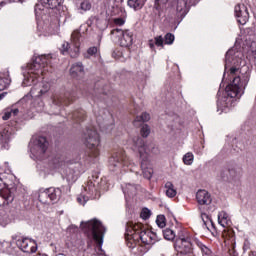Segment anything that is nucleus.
Masks as SVG:
<instances>
[{
  "label": "nucleus",
  "instance_id": "obj_1",
  "mask_svg": "<svg viewBox=\"0 0 256 256\" xmlns=\"http://www.w3.org/2000/svg\"><path fill=\"white\" fill-rule=\"evenodd\" d=\"M227 73L230 84L226 86L222 96L221 91L217 93V111H220L219 115L229 113L231 108L235 107V101H237L235 97H241V91H244L251 79V70L243 59V52L236 48H231L226 52L223 80Z\"/></svg>",
  "mask_w": 256,
  "mask_h": 256
},
{
  "label": "nucleus",
  "instance_id": "obj_2",
  "mask_svg": "<svg viewBox=\"0 0 256 256\" xmlns=\"http://www.w3.org/2000/svg\"><path fill=\"white\" fill-rule=\"evenodd\" d=\"M139 239L144 245H155L157 241H161V237H159L157 232L148 230L143 224L127 222L125 226V240L127 247H129V249L138 247L140 251H143L142 246H137Z\"/></svg>",
  "mask_w": 256,
  "mask_h": 256
},
{
  "label": "nucleus",
  "instance_id": "obj_3",
  "mask_svg": "<svg viewBox=\"0 0 256 256\" xmlns=\"http://www.w3.org/2000/svg\"><path fill=\"white\" fill-rule=\"evenodd\" d=\"M51 54L41 55L32 60V63L27 65V73H23L24 81L23 87L36 85L37 79H41L45 72L51 71Z\"/></svg>",
  "mask_w": 256,
  "mask_h": 256
},
{
  "label": "nucleus",
  "instance_id": "obj_4",
  "mask_svg": "<svg viewBox=\"0 0 256 256\" xmlns=\"http://www.w3.org/2000/svg\"><path fill=\"white\" fill-rule=\"evenodd\" d=\"M81 228L84 233L91 235L95 243L98 244L100 249L99 256H105V252L103 251V239L105 237V233H107V228L103 226V223L97 219H92L87 222H81Z\"/></svg>",
  "mask_w": 256,
  "mask_h": 256
},
{
  "label": "nucleus",
  "instance_id": "obj_5",
  "mask_svg": "<svg viewBox=\"0 0 256 256\" xmlns=\"http://www.w3.org/2000/svg\"><path fill=\"white\" fill-rule=\"evenodd\" d=\"M84 145L89 149V156L92 159H97L100 155L101 137L97 130L93 128H87L83 135Z\"/></svg>",
  "mask_w": 256,
  "mask_h": 256
},
{
  "label": "nucleus",
  "instance_id": "obj_6",
  "mask_svg": "<svg viewBox=\"0 0 256 256\" xmlns=\"http://www.w3.org/2000/svg\"><path fill=\"white\" fill-rule=\"evenodd\" d=\"M29 150L31 159H39L45 155L49 142L44 136H34L29 142Z\"/></svg>",
  "mask_w": 256,
  "mask_h": 256
},
{
  "label": "nucleus",
  "instance_id": "obj_7",
  "mask_svg": "<svg viewBox=\"0 0 256 256\" xmlns=\"http://www.w3.org/2000/svg\"><path fill=\"white\" fill-rule=\"evenodd\" d=\"M99 182L89 180L87 182L84 191L81 193L80 196L77 197V201L80 205H85L89 199H99L101 194L99 193V188H97Z\"/></svg>",
  "mask_w": 256,
  "mask_h": 256
},
{
  "label": "nucleus",
  "instance_id": "obj_8",
  "mask_svg": "<svg viewBox=\"0 0 256 256\" xmlns=\"http://www.w3.org/2000/svg\"><path fill=\"white\" fill-rule=\"evenodd\" d=\"M193 239L195 238L185 236L183 233L178 234L174 242V249L181 255H191L193 253V244H195Z\"/></svg>",
  "mask_w": 256,
  "mask_h": 256
},
{
  "label": "nucleus",
  "instance_id": "obj_9",
  "mask_svg": "<svg viewBox=\"0 0 256 256\" xmlns=\"http://www.w3.org/2000/svg\"><path fill=\"white\" fill-rule=\"evenodd\" d=\"M61 189L60 188H46V189H40L38 200L43 205H51L54 203H57L61 199Z\"/></svg>",
  "mask_w": 256,
  "mask_h": 256
},
{
  "label": "nucleus",
  "instance_id": "obj_10",
  "mask_svg": "<svg viewBox=\"0 0 256 256\" xmlns=\"http://www.w3.org/2000/svg\"><path fill=\"white\" fill-rule=\"evenodd\" d=\"M137 145H140L139 147V155L141 159L140 167L142 169V174L144 179H151L153 177V168H151V163L149 162L147 158V150L143 147V141L141 139H138Z\"/></svg>",
  "mask_w": 256,
  "mask_h": 256
},
{
  "label": "nucleus",
  "instance_id": "obj_11",
  "mask_svg": "<svg viewBox=\"0 0 256 256\" xmlns=\"http://www.w3.org/2000/svg\"><path fill=\"white\" fill-rule=\"evenodd\" d=\"M129 165L131 163L123 150L115 152L109 159L110 171H118L119 169H123V167H129Z\"/></svg>",
  "mask_w": 256,
  "mask_h": 256
},
{
  "label": "nucleus",
  "instance_id": "obj_12",
  "mask_svg": "<svg viewBox=\"0 0 256 256\" xmlns=\"http://www.w3.org/2000/svg\"><path fill=\"white\" fill-rule=\"evenodd\" d=\"M13 239L18 249L23 251V253H37V242L35 240L19 236H15Z\"/></svg>",
  "mask_w": 256,
  "mask_h": 256
},
{
  "label": "nucleus",
  "instance_id": "obj_13",
  "mask_svg": "<svg viewBox=\"0 0 256 256\" xmlns=\"http://www.w3.org/2000/svg\"><path fill=\"white\" fill-rule=\"evenodd\" d=\"M75 92H66L64 95H54L52 98L53 107H58V111H61L63 105H69L72 101H75Z\"/></svg>",
  "mask_w": 256,
  "mask_h": 256
},
{
  "label": "nucleus",
  "instance_id": "obj_14",
  "mask_svg": "<svg viewBox=\"0 0 256 256\" xmlns=\"http://www.w3.org/2000/svg\"><path fill=\"white\" fill-rule=\"evenodd\" d=\"M234 13L240 25H245V23L249 21V11H247V7H245V5H236L234 8Z\"/></svg>",
  "mask_w": 256,
  "mask_h": 256
},
{
  "label": "nucleus",
  "instance_id": "obj_15",
  "mask_svg": "<svg viewBox=\"0 0 256 256\" xmlns=\"http://www.w3.org/2000/svg\"><path fill=\"white\" fill-rule=\"evenodd\" d=\"M139 139L142 141V147L146 150L147 159H149V153H153V154L159 153V148H157L155 144L145 145V141H143L141 137L137 136V137H134L132 141L135 149H138V153H139V148L141 147V144H138Z\"/></svg>",
  "mask_w": 256,
  "mask_h": 256
},
{
  "label": "nucleus",
  "instance_id": "obj_16",
  "mask_svg": "<svg viewBox=\"0 0 256 256\" xmlns=\"http://www.w3.org/2000/svg\"><path fill=\"white\" fill-rule=\"evenodd\" d=\"M51 89V84L49 83H42L41 89H38L37 87H33L30 90L31 97H35L36 99H41L43 97H47V93H49V90Z\"/></svg>",
  "mask_w": 256,
  "mask_h": 256
},
{
  "label": "nucleus",
  "instance_id": "obj_17",
  "mask_svg": "<svg viewBox=\"0 0 256 256\" xmlns=\"http://www.w3.org/2000/svg\"><path fill=\"white\" fill-rule=\"evenodd\" d=\"M15 188H4L0 190V197L3 199L2 205H11L15 201Z\"/></svg>",
  "mask_w": 256,
  "mask_h": 256
},
{
  "label": "nucleus",
  "instance_id": "obj_18",
  "mask_svg": "<svg viewBox=\"0 0 256 256\" xmlns=\"http://www.w3.org/2000/svg\"><path fill=\"white\" fill-rule=\"evenodd\" d=\"M70 75L73 79H83L85 76V66L82 62H76L72 64L70 68Z\"/></svg>",
  "mask_w": 256,
  "mask_h": 256
},
{
  "label": "nucleus",
  "instance_id": "obj_19",
  "mask_svg": "<svg viewBox=\"0 0 256 256\" xmlns=\"http://www.w3.org/2000/svg\"><path fill=\"white\" fill-rule=\"evenodd\" d=\"M226 166L228 167L230 179H237V177H241V175H243V167L237 164V162H229Z\"/></svg>",
  "mask_w": 256,
  "mask_h": 256
},
{
  "label": "nucleus",
  "instance_id": "obj_20",
  "mask_svg": "<svg viewBox=\"0 0 256 256\" xmlns=\"http://www.w3.org/2000/svg\"><path fill=\"white\" fill-rule=\"evenodd\" d=\"M196 199L199 205H211L212 199L211 194H209L206 190H199L196 193Z\"/></svg>",
  "mask_w": 256,
  "mask_h": 256
},
{
  "label": "nucleus",
  "instance_id": "obj_21",
  "mask_svg": "<svg viewBox=\"0 0 256 256\" xmlns=\"http://www.w3.org/2000/svg\"><path fill=\"white\" fill-rule=\"evenodd\" d=\"M193 243H194V245H197L202 256H214L213 250H211V248H209V246H207L203 242H201L199 238H194Z\"/></svg>",
  "mask_w": 256,
  "mask_h": 256
},
{
  "label": "nucleus",
  "instance_id": "obj_22",
  "mask_svg": "<svg viewBox=\"0 0 256 256\" xmlns=\"http://www.w3.org/2000/svg\"><path fill=\"white\" fill-rule=\"evenodd\" d=\"M67 117L71 121H74V123H81V121H85V110H76L72 113H69Z\"/></svg>",
  "mask_w": 256,
  "mask_h": 256
},
{
  "label": "nucleus",
  "instance_id": "obj_23",
  "mask_svg": "<svg viewBox=\"0 0 256 256\" xmlns=\"http://www.w3.org/2000/svg\"><path fill=\"white\" fill-rule=\"evenodd\" d=\"M119 43L121 47H131V45H133V34H129V33L120 34Z\"/></svg>",
  "mask_w": 256,
  "mask_h": 256
},
{
  "label": "nucleus",
  "instance_id": "obj_24",
  "mask_svg": "<svg viewBox=\"0 0 256 256\" xmlns=\"http://www.w3.org/2000/svg\"><path fill=\"white\" fill-rule=\"evenodd\" d=\"M60 53L62 55H70L72 59H75V57H79V48H75L74 51L69 52V43L64 42L60 47Z\"/></svg>",
  "mask_w": 256,
  "mask_h": 256
},
{
  "label": "nucleus",
  "instance_id": "obj_25",
  "mask_svg": "<svg viewBox=\"0 0 256 256\" xmlns=\"http://www.w3.org/2000/svg\"><path fill=\"white\" fill-rule=\"evenodd\" d=\"M139 186L135 184L128 183L125 187H122V191L127 199V197H135L137 195V189Z\"/></svg>",
  "mask_w": 256,
  "mask_h": 256
},
{
  "label": "nucleus",
  "instance_id": "obj_26",
  "mask_svg": "<svg viewBox=\"0 0 256 256\" xmlns=\"http://www.w3.org/2000/svg\"><path fill=\"white\" fill-rule=\"evenodd\" d=\"M147 3V0H128L127 5L130 7V9H133V11H141L143 7H145V4Z\"/></svg>",
  "mask_w": 256,
  "mask_h": 256
},
{
  "label": "nucleus",
  "instance_id": "obj_27",
  "mask_svg": "<svg viewBox=\"0 0 256 256\" xmlns=\"http://www.w3.org/2000/svg\"><path fill=\"white\" fill-rule=\"evenodd\" d=\"M40 2L46 9H57L63 4V0H40Z\"/></svg>",
  "mask_w": 256,
  "mask_h": 256
},
{
  "label": "nucleus",
  "instance_id": "obj_28",
  "mask_svg": "<svg viewBox=\"0 0 256 256\" xmlns=\"http://www.w3.org/2000/svg\"><path fill=\"white\" fill-rule=\"evenodd\" d=\"M11 85L9 72L0 75V91H5Z\"/></svg>",
  "mask_w": 256,
  "mask_h": 256
},
{
  "label": "nucleus",
  "instance_id": "obj_29",
  "mask_svg": "<svg viewBox=\"0 0 256 256\" xmlns=\"http://www.w3.org/2000/svg\"><path fill=\"white\" fill-rule=\"evenodd\" d=\"M11 131L4 129L0 133V143H2L3 147H9V141H11Z\"/></svg>",
  "mask_w": 256,
  "mask_h": 256
},
{
  "label": "nucleus",
  "instance_id": "obj_30",
  "mask_svg": "<svg viewBox=\"0 0 256 256\" xmlns=\"http://www.w3.org/2000/svg\"><path fill=\"white\" fill-rule=\"evenodd\" d=\"M218 223L219 225H221V227H227V225H229V215L227 214V212H219Z\"/></svg>",
  "mask_w": 256,
  "mask_h": 256
},
{
  "label": "nucleus",
  "instance_id": "obj_31",
  "mask_svg": "<svg viewBox=\"0 0 256 256\" xmlns=\"http://www.w3.org/2000/svg\"><path fill=\"white\" fill-rule=\"evenodd\" d=\"M165 189L166 195L167 197H170V199H173V197L177 195V190L175 189V186L171 182H166Z\"/></svg>",
  "mask_w": 256,
  "mask_h": 256
},
{
  "label": "nucleus",
  "instance_id": "obj_32",
  "mask_svg": "<svg viewBox=\"0 0 256 256\" xmlns=\"http://www.w3.org/2000/svg\"><path fill=\"white\" fill-rule=\"evenodd\" d=\"M148 45L152 51H155V45L156 47H163V36L155 37L154 41L149 40Z\"/></svg>",
  "mask_w": 256,
  "mask_h": 256
},
{
  "label": "nucleus",
  "instance_id": "obj_33",
  "mask_svg": "<svg viewBox=\"0 0 256 256\" xmlns=\"http://www.w3.org/2000/svg\"><path fill=\"white\" fill-rule=\"evenodd\" d=\"M151 119V115L147 112H143L140 116H137L134 120V125L137 126V123H147Z\"/></svg>",
  "mask_w": 256,
  "mask_h": 256
},
{
  "label": "nucleus",
  "instance_id": "obj_34",
  "mask_svg": "<svg viewBox=\"0 0 256 256\" xmlns=\"http://www.w3.org/2000/svg\"><path fill=\"white\" fill-rule=\"evenodd\" d=\"M218 179H220V181H229V179H231V176L229 175V168L227 166L221 168Z\"/></svg>",
  "mask_w": 256,
  "mask_h": 256
},
{
  "label": "nucleus",
  "instance_id": "obj_35",
  "mask_svg": "<svg viewBox=\"0 0 256 256\" xmlns=\"http://www.w3.org/2000/svg\"><path fill=\"white\" fill-rule=\"evenodd\" d=\"M176 9L179 13L186 14L187 11H189L187 8V0H179Z\"/></svg>",
  "mask_w": 256,
  "mask_h": 256
},
{
  "label": "nucleus",
  "instance_id": "obj_36",
  "mask_svg": "<svg viewBox=\"0 0 256 256\" xmlns=\"http://www.w3.org/2000/svg\"><path fill=\"white\" fill-rule=\"evenodd\" d=\"M164 239L166 241H173L175 239V232L169 228H166L165 230L162 231Z\"/></svg>",
  "mask_w": 256,
  "mask_h": 256
},
{
  "label": "nucleus",
  "instance_id": "obj_37",
  "mask_svg": "<svg viewBox=\"0 0 256 256\" xmlns=\"http://www.w3.org/2000/svg\"><path fill=\"white\" fill-rule=\"evenodd\" d=\"M9 223V215L5 212V210H0V225L5 227Z\"/></svg>",
  "mask_w": 256,
  "mask_h": 256
},
{
  "label": "nucleus",
  "instance_id": "obj_38",
  "mask_svg": "<svg viewBox=\"0 0 256 256\" xmlns=\"http://www.w3.org/2000/svg\"><path fill=\"white\" fill-rule=\"evenodd\" d=\"M195 159V156L193 153L188 152L183 156V163L184 165H193V160Z\"/></svg>",
  "mask_w": 256,
  "mask_h": 256
},
{
  "label": "nucleus",
  "instance_id": "obj_39",
  "mask_svg": "<svg viewBox=\"0 0 256 256\" xmlns=\"http://www.w3.org/2000/svg\"><path fill=\"white\" fill-rule=\"evenodd\" d=\"M175 41V35L173 33H166L165 37L163 38V44L165 45H173Z\"/></svg>",
  "mask_w": 256,
  "mask_h": 256
},
{
  "label": "nucleus",
  "instance_id": "obj_40",
  "mask_svg": "<svg viewBox=\"0 0 256 256\" xmlns=\"http://www.w3.org/2000/svg\"><path fill=\"white\" fill-rule=\"evenodd\" d=\"M91 7H92V5H91V2L89 0H83L80 3L79 9H80V11L86 12V11H91Z\"/></svg>",
  "mask_w": 256,
  "mask_h": 256
},
{
  "label": "nucleus",
  "instance_id": "obj_41",
  "mask_svg": "<svg viewBox=\"0 0 256 256\" xmlns=\"http://www.w3.org/2000/svg\"><path fill=\"white\" fill-rule=\"evenodd\" d=\"M77 175H75V170H69V173L66 175V181L68 183H75L77 181Z\"/></svg>",
  "mask_w": 256,
  "mask_h": 256
},
{
  "label": "nucleus",
  "instance_id": "obj_42",
  "mask_svg": "<svg viewBox=\"0 0 256 256\" xmlns=\"http://www.w3.org/2000/svg\"><path fill=\"white\" fill-rule=\"evenodd\" d=\"M201 219H202L203 225H204V227H206V229H209V227L207 226V225H209V223H211V225L213 226V220H211V217H209V215H207L206 213L201 214Z\"/></svg>",
  "mask_w": 256,
  "mask_h": 256
},
{
  "label": "nucleus",
  "instance_id": "obj_43",
  "mask_svg": "<svg viewBox=\"0 0 256 256\" xmlns=\"http://www.w3.org/2000/svg\"><path fill=\"white\" fill-rule=\"evenodd\" d=\"M127 18V12L124 10V15L121 18H115L114 23L115 25H118L119 27H122V25H125V19Z\"/></svg>",
  "mask_w": 256,
  "mask_h": 256
},
{
  "label": "nucleus",
  "instance_id": "obj_44",
  "mask_svg": "<svg viewBox=\"0 0 256 256\" xmlns=\"http://www.w3.org/2000/svg\"><path fill=\"white\" fill-rule=\"evenodd\" d=\"M71 39H72L73 43L75 44V47H79V43H81V34L72 33Z\"/></svg>",
  "mask_w": 256,
  "mask_h": 256
},
{
  "label": "nucleus",
  "instance_id": "obj_45",
  "mask_svg": "<svg viewBox=\"0 0 256 256\" xmlns=\"http://www.w3.org/2000/svg\"><path fill=\"white\" fill-rule=\"evenodd\" d=\"M141 219H144V221H147L149 217H151V210L149 208H143L141 213H140Z\"/></svg>",
  "mask_w": 256,
  "mask_h": 256
},
{
  "label": "nucleus",
  "instance_id": "obj_46",
  "mask_svg": "<svg viewBox=\"0 0 256 256\" xmlns=\"http://www.w3.org/2000/svg\"><path fill=\"white\" fill-rule=\"evenodd\" d=\"M140 133L142 137H149V135L151 134V129L149 128V125L144 124L141 128Z\"/></svg>",
  "mask_w": 256,
  "mask_h": 256
},
{
  "label": "nucleus",
  "instance_id": "obj_47",
  "mask_svg": "<svg viewBox=\"0 0 256 256\" xmlns=\"http://www.w3.org/2000/svg\"><path fill=\"white\" fill-rule=\"evenodd\" d=\"M156 223L160 229H163L165 227V216L164 215H159L157 216Z\"/></svg>",
  "mask_w": 256,
  "mask_h": 256
},
{
  "label": "nucleus",
  "instance_id": "obj_48",
  "mask_svg": "<svg viewBox=\"0 0 256 256\" xmlns=\"http://www.w3.org/2000/svg\"><path fill=\"white\" fill-rule=\"evenodd\" d=\"M11 115H13L11 108H7L2 116L3 121H9V119H11Z\"/></svg>",
  "mask_w": 256,
  "mask_h": 256
},
{
  "label": "nucleus",
  "instance_id": "obj_49",
  "mask_svg": "<svg viewBox=\"0 0 256 256\" xmlns=\"http://www.w3.org/2000/svg\"><path fill=\"white\" fill-rule=\"evenodd\" d=\"M87 54L88 55H96L97 54V47L93 46V47H90L88 50H87Z\"/></svg>",
  "mask_w": 256,
  "mask_h": 256
},
{
  "label": "nucleus",
  "instance_id": "obj_50",
  "mask_svg": "<svg viewBox=\"0 0 256 256\" xmlns=\"http://www.w3.org/2000/svg\"><path fill=\"white\" fill-rule=\"evenodd\" d=\"M11 111H12V115L14 116V117H17L18 115H19V110L17 109V108H11Z\"/></svg>",
  "mask_w": 256,
  "mask_h": 256
},
{
  "label": "nucleus",
  "instance_id": "obj_51",
  "mask_svg": "<svg viewBox=\"0 0 256 256\" xmlns=\"http://www.w3.org/2000/svg\"><path fill=\"white\" fill-rule=\"evenodd\" d=\"M57 167V163L56 162H52L49 165V169H55Z\"/></svg>",
  "mask_w": 256,
  "mask_h": 256
},
{
  "label": "nucleus",
  "instance_id": "obj_52",
  "mask_svg": "<svg viewBox=\"0 0 256 256\" xmlns=\"http://www.w3.org/2000/svg\"><path fill=\"white\" fill-rule=\"evenodd\" d=\"M7 96V92H3L0 94V101H3V99H5V97Z\"/></svg>",
  "mask_w": 256,
  "mask_h": 256
},
{
  "label": "nucleus",
  "instance_id": "obj_53",
  "mask_svg": "<svg viewBox=\"0 0 256 256\" xmlns=\"http://www.w3.org/2000/svg\"><path fill=\"white\" fill-rule=\"evenodd\" d=\"M5 243L0 242V252L5 251Z\"/></svg>",
  "mask_w": 256,
  "mask_h": 256
},
{
  "label": "nucleus",
  "instance_id": "obj_54",
  "mask_svg": "<svg viewBox=\"0 0 256 256\" xmlns=\"http://www.w3.org/2000/svg\"><path fill=\"white\" fill-rule=\"evenodd\" d=\"M101 39H103V36L102 35H98V45H100Z\"/></svg>",
  "mask_w": 256,
  "mask_h": 256
},
{
  "label": "nucleus",
  "instance_id": "obj_55",
  "mask_svg": "<svg viewBox=\"0 0 256 256\" xmlns=\"http://www.w3.org/2000/svg\"><path fill=\"white\" fill-rule=\"evenodd\" d=\"M41 19H42V21H47V16H45V17L42 16Z\"/></svg>",
  "mask_w": 256,
  "mask_h": 256
},
{
  "label": "nucleus",
  "instance_id": "obj_56",
  "mask_svg": "<svg viewBox=\"0 0 256 256\" xmlns=\"http://www.w3.org/2000/svg\"><path fill=\"white\" fill-rule=\"evenodd\" d=\"M23 101H25V97L22 100H20V103L23 102Z\"/></svg>",
  "mask_w": 256,
  "mask_h": 256
},
{
  "label": "nucleus",
  "instance_id": "obj_57",
  "mask_svg": "<svg viewBox=\"0 0 256 256\" xmlns=\"http://www.w3.org/2000/svg\"><path fill=\"white\" fill-rule=\"evenodd\" d=\"M1 181H2V180H1V178H0V183H1Z\"/></svg>",
  "mask_w": 256,
  "mask_h": 256
},
{
  "label": "nucleus",
  "instance_id": "obj_58",
  "mask_svg": "<svg viewBox=\"0 0 256 256\" xmlns=\"http://www.w3.org/2000/svg\"><path fill=\"white\" fill-rule=\"evenodd\" d=\"M244 247H247V246L244 244Z\"/></svg>",
  "mask_w": 256,
  "mask_h": 256
},
{
  "label": "nucleus",
  "instance_id": "obj_59",
  "mask_svg": "<svg viewBox=\"0 0 256 256\" xmlns=\"http://www.w3.org/2000/svg\"><path fill=\"white\" fill-rule=\"evenodd\" d=\"M244 247H247V246L244 244Z\"/></svg>",
  "mask_w": 256,
  "mask_h": 256
}]
</instances>
